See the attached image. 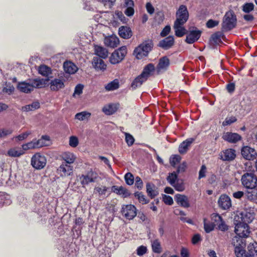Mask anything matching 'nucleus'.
I'll use <instances>...</instances> for the list:
<instances>
[{
	"instance_id": "1",
	"label": "nucleus",
	"mask_w": 257,
	"mask_h": 257,
	"mask_svg": "<svg viewBox=\"0 0 257 257\" xmlns=\"http://www.w3.org/2000/svg\"><path fill=\"white\" fill-rule=\"evenodd\" d=\"M48 79H35L30 80L28 82L22 81L18 83L17 89L21 92L25 93H31L34 88H40L45 87Z\"/></svg>"
},
{
	"instance_id": "2",
	"label": "nucleus",
	"mask_w": 257,
	"mask_h": 257,
	"mask_svg": "<svg viewBox=\"0 0 257 257\" xmlns=\"http://www.w3.org/2000/svg\"><path fill=\"white\" fill-rule=\"evenodd\" d=\"M153 47L152 40L148 39L143 42L134 51V55L138 59H141L148 55Z\"/></svg>"
},
{
	"instance_id": "3",
	"label": "nucleus",
	"mask_w": 257,
	"mask_h": 257,
	"mask_svg": "<svg viewBox=\"0 0 257 257\" xmlns=\"http://www.w3.org/2000/svg\"><path fill=\"white\" fill-rule=\"evenodd\" d=\"M236 16L232 11L226 13L223 17L222 24V29L223 31H228L233 29L236 25Z\"/></svg>"
},
{
	"instance_id": "4",
	"label": "nucleus",
	"mask_w": 257,
	"mask_h": 257,
	"mask_svg": "<svg viewBox=\"0 0 257 257\" xmlns=\"http://www.w3.org/2000/svg\"><path fill=\"white\" fill-rule=\"evenodd\" d=\"M242 185L246 188L254 189L257 186V177L253 172H246L241 177Z\"/></svg>"
},
{
	"instance_id": "5",
	"label": "nucleus",
	"mask_w": 257,
	"mask_h": 257,
	"mask_svg": "<svg viewBox=\"0 0 257 257\" xmlns=\"http://www.w3.org/2000/svg\"><path fill=\"white\" fill-rule=\"evenodd\" d=\"M127 53L126 46H122L115 50L109 58V61L112 64H116L120 62Z\"/></svg>"
},
{
	"instance_id": "6",
	"label": "nucleus",
	"mask_w": 257,
	"mask_h": 257,
	"mask_svg": "<svg viewBox=\"0 0 257 257\" xmlns=\"http://www.w3.org/2000/svg\"><path fill=\"white\" fill-rule=\"evenodd\" d=\"M46 162L45 157L40 153L35 154L31 158V165L37 170L44 168L46 165Z\"/></svg>"
},
{
	"instance_id": "7",
	"label": "nucleus",
	"mask_w": 257,
	"mask_h": 257,
	"mask_svg": "<svg viewBox=\"0 0 257 257\" xmlns=\"http://www.w3.org/2000/svg\"><path fill=\"white\" fill-rule=\"evenodd\" d=\"M121 213L126 219L132 220L137 215V208L132 204L123 205L121 207Z\"/></svg>"
},
{
	"instance_id": "8",
	"label": "nucleus",
	"mask_w": 257,
	"mask_h": 257,
	"mask_svg": "<svg viewBox=\"0 0 257 257\" xmlns=\"http://www.w3.org/2000/svg\"><path fill=\"white\" fill-rule=\"evenodd\" d=\"M234 232L236 233L235 236L245 238L250 233L249 226L247 223L239 222L235 225Z\"/></svg>"
},
{
	"instance_id": "9",
	"label": "nucleus",
	"mask_w": 257,
	"mask_h": 257,
	"mask_svg": "<svg viewBox=\"0 0 257 257\" xmlns=\"http://www.w3.org/2000/svg\"><path fill=\"white\" fill-rule=\"evenodd\" d=\"M177 19L175 23L184 25L188 20L189 14L186 7L184 5L180 6L176 13Z\"/></svg>"
},
{
	"instance_id": "10",
	"label": "nucleus",
	"mask_w": 257,
	"mask_h": 257,
	"mask_svg": "<svg viewBox=\"0 0 257 257\" xmlns=\"http://www.w3.org/2000/svg\"><path fill=\"white\" fill-rule=\"evenodd\" d=\"M231 244L234 247V253L245 250L246 240L245 238L235 236L232 238Z\"/></svg>"
},
{
	"instance_id": "11",
	"label": "nucleus",
	"mask_w": 257,
	"mask_h": 257,
	"mask_svg": "<svg viewBox=\"0 0 257 257\" xmlns=\"http://www.w3.org/2000/svg\"><path fill=\"white\" fill-rule=\"evenodd\" d=\"M97 174L93 171H89L85 175H81L79 176V180L83 187L89 183L95 182L97 178Z\"/></svg>"
},
{
	"instance_id": "12",
	"label": "nucleus",
	"mask_w": 257,
	"mask_h": 257,
	"mask_svg": "<svg viewBox=\"0 0 257 257\" xmlns=\"http://www.w3.org/2000/svg\"><path fill=\"white\" fill-rule=\"evenodd\" d=\"M65 79L63 76L54 78L51 80L49 85L50 89L53 91H58L65 87Z\"/></svg>"
},
{
	"instance_id": "13",
	"label": "nucleus",
	"mask_w": 257,
	"mask_h": 257,
	"mask_svg": "<svg viewBox=\"0 0 257 257\" xmlns=\"http://www.w3.org/2000/svg\"><path fill=\"white\" fill-rule=\"evenodd\" d=\"M201 34V31L195 28L187 34L185 41L188 44H193L199 39Z\"/></svg>"
},
{
	"instance_id": "14",
	"label": "nucleus",
	"mask_w": 257,
	"mask_h": 257,
	"mask_svg": "<svg viewBox=\"0 0 257 257\" xmlns=\"http://www.w3.org/2000/svg\"><path fill=\"white\" fill-rule=\"evenodd\" d=\"M241 155L245 159L252 160L255 158L256 153L254 149L246 146L242 149Z\"/></svg>"
},
{
	"instance_id": "15",
	"label": "nucleus",
	"mask_w": 257,
	"mask_h": 257,
	"mask_svg": "<svg viewBox=\"0 0 257 257\" xmlns=\"http://www.w3.org/2000/svg\"><path fill=\"white\" fill-rule=\"evenodd\" d=\"M174 44V38L173 36H169L166 38L161 40L158 46L164 50H168L171 48Z\"/></svg>"
},
{
	"instance_id": "16",
	"label": "nucleus",
	"mask_w": 257,
	"mask_h": 257,
	"mask_svg": "<svg viewBox=\"0 0 257 257\" xmlns=\"http://www.w3.org/2000/svg\"><path fill=\"white\" fill-rule=\"evenodd\" d=\"M218 202L219 207L223 210L228 209L231 206V199L226 195H221Z\"/></svg>"
},
{
	"instance_id": "17",
	"label": "nucleus",
	"mask_w": 257,
	"mask_h": 257,
	"mask_svg": "<svg viewBox=\"0 0 257 257\" xmlns=\"http://www.w3.org/2000/svg\"><path fill=\"white\" fill-rule=\"evenodd\" d=\"M92 64L94 68L97 71H103L106 69V65L104 61L98 57H93Z\"/></svg>"
},
{
	"instance_id": "18",
	"label": "nucleus",
	"mask_w": 257,
	"mask_h": 257,
	"mask_svg": "<svg viewBox=\"0 0 257 257\" xmlns=\"http://www.w3.org/2000/svg\"><path fill=\"white\" fill-rule=\"evenodd\" d=\"M212 217L219 230L223 231L228 230V226L225 224L220 215L218 214H213Z\"/></svg>"
},
{
	"instance_id": "19",
	"label": "nucleus",
	"mask_w": 257,
	"mask_h": 257,
	"mask_svg": "<svg viewBox=\"0 0 257 257\" xmlns=\"http://www.w3.org/2000/svg\"><path fill=\"white\" fill-rule=\"evenodd\" d=\"M174 199L177 204L180 206L184 208H188L190 207L188 198L187 196L177 194L175 196Z\"/></svg>"
},
{
	"instance_id": "20",
	"label": "nucleus",
	"mask_w": 257,
	"mask_h": 257,
	"mask_svg": "<svg viewBox=\"0 0 257 257\" xmlns=\"http://www.w3.org/2000/svg\"><path fill=\"white\" fill-rule=\"evenodd\" d=\"M241 137L236 133L227 132L222 136V139L229 143H235L240 140Z\"/></svg>"
},
{
	"instance_id": "21",
	"label": "nucleus",
	"mask_w": 257,
	"mask_h": 257,
	"mask_svg": "<svg viewBox=\"0 0 257 257\" xmlns=\"http://www.w3.org/2000/svg\"><path fill=\"white\" fill-rule=\"evenodd\" d=\"M235 151L232 149H228L223 151L221 155V159L223 161H230L235 158Z\"/></svg>"
},
{
	"instance_id": "22",
	"label": "nucleus",
	"mask_w": 257,
	"mask_h": 257,
	"mask_svg": "<svg viewBox=\"0 0 257 257\" xmlns=\"http://www.w3.org/2000/svg\"><path fill=\"white\" fill-rule=\"evenodd\" d=\"M58 171L62 176H69L72 173V167L69 164L63 163L59 167Z\"/></svg>"
},
{
	"instance_id": "23",
	"label": "nucleus",
	"mask_w": 257,
	"mask_h": 257,
	"mask_svg": "<svg viewBox=\"0 0 257 257\" xmlns=\"http://www.w3.org/2000/svg\"><path fill=\"white\" fill-rule=\"evenodd\" d=\"M146 191L148 195L151 198H155L159 194L157 187L151 183L146 184Z\"/></svg>"
},
{
	"instance_id": "24",
	"label": "nucleus",
	"mask_w": 257,
	"mask_h": 257,
	"mask_svg": "<svg viewBox=\"0 0 257 257\" xmlns=\"http://www.w3.org/2000/svg\"><path fill=\"white\" fill-rule=\"evenodd\" d=\"M118 106V104L110 103L104 106L102 110L106 115H111L117 111Z\"/></svg>"
},
{
	"instance_id": "25",
	"label": "nucleus",
	"mask_w": 257,
	"mask_h": 257,
	"mask_svg": "<svg viewBox=\"0 0 257 257\" xmlns=\"http://www.w3.org/2000/svg\"><path fill=\"white\" fill-rule=\"evenodd\" d=\"M194 141V139L189 138L180 144L179 147V152L180 154H183L187 152L188 147Z\"/></svg>"
},
{
	"instance_id": "26",
	"label": "nucleus",
	"mask_w": 257,
	"mask_h": 257,
	"mask_svg": "<svg viewBox=\"0 0 257 257\" xmlns=\"http://www.w3.org/2000/svg\"><path fill=\"white\" fill-rule=\"evenodd\" d=\"M118 34L123 39H129L133 35L132 31L130 27L121 26L119 28Z\"/></svg>"
},
{
	"instance_id": "27",
	"label": "nucleus",
	"mask_w": 257,
	"mask_h": 257,
	"mask_svg": "<svg viewBox=\"0 0 257 257\" xmlns=\"http://www.w3.org/2000/svg\"><path fill=\"white\" fill-rule=\"evenodd\" d=\"M170 65V60L169 58L164 56L161 58L157 65V69L158 72L161 70H166Z\"/></svg>"
},
{
	"instance_id": "28",
	"label": "nucleus",
	"mask_w": 257,
	"mask_h": 257,
	"mask_svg": "<svg viewBox=\"0 0 257 257\" xmlns=\"http://www.w3.org/2000/svg\"><path fill=\"white\" fill-rule=\"evenodd\" d=\"M111 191L117 195H122L124 198L127 197L130 195L128 191L122 186H112Z\"/></svg>"
},
{
	"instance_id": "29",
	"label": "nucleus",
	"mask_w": 257,
	"mask_h": 257,
	"mask_svg": "<svg viewBox=\"0 0 257 257\" xmlns=\"http://www.w3.org/2000/svg\"><path fill=\"white\" fill-rule=\"evenodd\" d=\"M95 54L100 58L105 59L107 57L108 52L107 50L100 46H94Z\"/></svg>"
},
{
	"instance_id": "30",
	"label": "nucleus",
	"mask_w": 257,
	"mask_h": 257,
	"mask_svg": "<svg viewBox=\"0 0 257 257\" xmlns=\"http://www.w3.org/2000/svg\"><path fill=\"white\" fill-rule=\"evenodd\" d=\"M65 72L68 74H74L78 70L77 67L71 62H65L63 64Z\"/></svg>"
},
{
	"instance_id": "31",
	"label": "nucleus",
	"mask_w": 257,
	"mask_h": 257,
	"mask_svg": "<svg viewBox=\"0 0 257 257\" xmlns=\"http://www.w3.org/2000/svg\"><path fill=\"white\" fill-rule=\"evenodd\" d=\"M183 25L174 23L173 28L175 30V35L178 37H182L187 34V31L182 27Z\"/></svg>"
},
{
	"instance_id": "32",
	"label": "nucleus",
	"mask_w": 257,
	"mask_h": 257,
	"mask_svg": "<svg viewBox=\"0 0 257 257\" xmlns=\"http://www.w3.org/2000/svg\"><path fill=\"white\" fill-rule=\"evenodd\" d=\"M134 2L132 0L125 1V6L126 8L124 13L126 16L131 17L134 14Z\"/></svg>"
},
{
	"instance_id": "33",
	"label": "nucleus",
	"mask_w": 257,
	"mask_h": 257,
	"mask_svg": "<svg viewBox=\"0 0 257 257\" xmlns=\"http://www.w3.org/2000/svg\"><path fill=\"white\" fill-rule=\"evenodd\" d=\"M104 43L108 47L115 48L118 45L119 40L116 37H109L105 39Z\"/></svg>"
},
{
	"instance_id": "34",
	"label": "nucleus",
	"mask_w": 257,
	"mask_h": 257,
	"mask_svg": "<svg viewBox=\"0 0 257 257\" xmlns=\"http://www.w3.org/2000/svg\"><path fill=\"white\" fill-rule=\"evenodd\" d=\"M155 70V66L154 64L149 63L144 68L143 72L141 74L142 76L146 78L147 80L148 77L151 75V72Z\"/></svg>"
},
{
	"instance_id": "35",
	"label": "nucleus",
	"mask_w": 257,
	"mask_h": 257,
	"mask_svg": "<svg viewBox=\"0 0 257 257\" xmlns=\"http://www.w3.org/2000/svg\"><path fill=\"white\" fill-rule=\"evenodd\" d=\"M241 219L242 223H249L252 221L254 218L253 214L247 211H243L240 214Z\"/></svg>"
},
{
	"instance_id": "36",
	"label": "nucleus",
	"mask_w": 257,
	"mask_h": 257,
	"mask_svg": "<svg viewBox=\"0 0 257 257\" xmlns=\"http://www.w3.org/2000/svg\"><path fill=\"white\" fill-rule=\"evenodd\" d=\"M146 80V78L142 76L140 74L132 82L131 87L133 89H136L137 88L140 87L143 82H145Z\"/></svg>"
},
{
	"instance_id": "37",
	"label": "nucleus",
	"mask_w": 257,
	"mask_h": 257,
	"mask_svg": "<svg viewBox=\"0 0 257 257\" xmlns=\"http://www.w3.org/2000/svg\"><path fill=\"white\" fill-rule=\"evenodd\" d=\"M119 87V83L118 79H115L108 83L105 85V89L108 91H113L118 89Z\"/></svg>"
},
{
	"instance_id": "38",
	"label": "nucleus",
	"mask_w": 257,
	"mask_h": 257,
	"mask_svg": "<svg viewBox=\"0 0 257 257\" xmlns=\"http://www.w3.org/2000/svg\"><path fill=\"white\" fill-rule=\"evenodd\" d=\"M247 252L250 257L257 256V242H250L247 246Z\"/></svg>"
},
{
	"instance_id": "39",
	"label": "nucleus",
	"mask_w": 257,
	"mask_h": 257,
	"mask_svg": "<svg viewBox=\"0 0 257 257\" xmlns=\"http://www.w3.org/2000/svg\"><path fill=\"white\" fill-rule=\"evenodd\" d=\"M63 159L65 161L64 163L70 164L73 163L76 159L75 156L73 153L70 152H66L63 154Z\"/></svg>"
},
{
	"instance_id": "40",
	"label": "nucleus",
	"mask_w": 257,
	"mask_h": 257,
	"mask_svg": "<svg viewBox=\"0 0 257 257\" xmlns=\"http://www.w3.org/2000/svg\"><path fill=\"white\" fill-rule=\"evenodd\" d=\"M40 106L39 102L34 101L32 103L23 106L22 110L24 111H32L38 109Z\"/></svg>"
},
{
	"instance_id": "41",
	"label": "nucleus",
	"mask_w": 257,
	"mask_h": 257,
	"mask_svg": "<svg viewBox=\"0 0 257 257\" xmlns=\"http://www.w3.org/2000/svg\"><path fill=\"white\" fill-rule=\"evenodd\" d=\"M24 154V151L21 149L12 148L8 152V154L10 157H18Z\"/></svg>"
},
{
	"instance_id": "42",
	"label": "nucleus",
	"mask_w": 257,
	"mask_h": 257,
	"mask_svg": "<svg viewBox=\"0 0 257 257\" xmlns=\"http://www.w3.org/2000/svg\"><path fill=\"white\" fill-rule=\"evenodd\" d=\"M39 73L44 76H48L52 73L51 69L45 65L39 66L38 69Z\"/></svg>"
},
{
	"instance_id": "43",
	"label": "nucleus",
	"mask_w": 257,
	"mask_h": 257,
	"mask_svg": "<svg viewBox=\"0 0 257 257\" xmlns=\"http://www.w3.org/2000/svg\"><path fill=\"white\" fill-rule=\"evenodd\" d=\"M152 247L153 252L160 253L162 251V248L160 242L158 239H155L152 242Z\"/></svg>"
},
{
	"instance_id": "44",
	"label": "nucleus",
	"mask_w": 257,
	"mask_h": 257,
	"mask_svg": "<svg viewBox=\"0 0 257 257\" xmlns=\"http://www.w3.org/2000/svg\"><path fill=\"white\" fill-rule=\"evenodd\" d=\"M178 178V174L176 172L169 173L167 178V180L171 185H174Z\"/></svg>"
},
{
	"instance_id": "45",
	"label": "nucleus",
	"mask_w": 257,
	"mask_h": 257,
	"mask_svg": "<svg viewBox=\"0 0 257 257\" xmlns=\"http://www.w3.org/2000/svg\"><path fill=\"white\" fill-rule=\"evenodd\" d=\"M134 195L138 199L139 201L143 204H147L149 202L142 192H137L134 194Z\"/></svg>"
},
{
	"instance_id": "46",
	"label": "nucleus",
	"mask_w": 257,
	"mask_h": 257,
	"mask_svg": "<svg viewBox=\"0 0 257 257\" xmlns=\"http://www.w3.org/2000/svg\"><path fill=\"white\" fill-rule=\"evenodd\" d=\"M245 198L250 201H255L257 200V191L251 190L247 191L245 194Z\"/></svg>"
},
{
	"instance_id": "47",
	"label": "nucleus",
	"mask_w": 257,
	"mask_h": 257,
	"mask_svg": "<svg viewBox=\"0 0 257 257\" xmlns=\"http://www.w3.org/2000/svg\"><path fill=\"white\" fill-rule=\"evenodd\" d=\"M254 5L252 3H245L242 7V10L245 13H249L254 10Z\"/></svg>"
},
{
	"instance_id": "48",
	"label": "nucleus",
	"mask_w": 257,
	"mask_h": 257,
	"mask_svg": "<svg viewBox=\"0 0 257 257\" xmlns=\"http://www.w3.org/2000/svg\"><path fill=\"white\" fill-rule=\"evenodd\" d=\"M90 115V113L86 111H82L81 112L77 113L75 115V118L80 120H83L89 118Z\"/></svg>"
},
{
	"instance_id": "49",
	"label": "nucleus",
	"mask_w": 257,
	"mask_h": 257,
	"mask_svg": "<svg viewBox=\"0 0 257 257\" xmlns=\"http://www.w3.org/2000/svg\"><path fill=\"white\" fill-rule=\"evenodd\" d=\"M31 134V131H27L25 133H23L17 136H16L13 138V140L15 139L17 142L19 141H22L26 139L27 138V137Z\"/></svg>"
},
{
	"instance_id": "50",
	"label": "nucleus",
	"mask_w": 257,
	"mask_h": 257,
	"mask_svg": "<svg viewBox=\"0 0 257 257\" xmlns=\"http://www.w3.org/2000/svg\"><path fill=\"white\" fill-rule=\"evenodd\" d=\"M222 35V34L221 32H216L215 34H213L211 36L212 40L213 42L216 44H219L221 42V37Z\"/></svg>"
},
{
	"instance_id": "51",
	"label": "nucleus",
	"mask_w": 257,
	"mask_h": 257,
	"mask_svg": "<svg viewBox=\"0 0 257 257\" xmlns=\"http://www.w3.org/2000/svg\"><path fill=\"white\" fill-rule=\"evenodd\" d=\"M124 179L128 185H132L134 183V177L131 173H127L124 176Z\"/></svg>"
},
{
	"instance_id": "52",
	"label": "nucleus",
	"mask_w": 257,
	"mask_h": 257,
	"mask_svg": "<svg viewBox=\"0 0 257 257\" xmlns=\"http://www.w3.org/2000/svg\"><path fill=\"white\" fill-rule=\"evenodd\" d=\"M29 149L40 148L43 146L42 140H39L36 142H31L27 143Z\"/></svg>"
},
{
	"instance_id": "53",
	"label": "nucleus",
	"mask_w": 257,
	"mask_h": 257,
	"mask_svg": "<svg viewBox=\"0 0 257 257\" xmlns=\"http://www.w3.org/2000/svg\"><path fill=\"white\" fill-rule=\"evenodd\" d=\"M6 86L3 89V92L10 94L14 91L15 88L10 83H6Z\"/></svg>"
},
{
	"instance_id": "54",
	"label": "nucleus",
	"mask_w": 257,
	"mask_h": 257,
	"mask_svg": "<svg viewBox=\"0 0 257 257\" xmlns=\"http://www.w3.org/2000/svg\"><path fill=\"white\" fill-rule=\"evenodd\" d=\"M124 135L125 137V142L127 143V145L128 146L133 145L135 141L134 137L131 135L127 133H125Z\"/></svg>"
},
{
	"instance_id": "55",
	"label": "nucleus",
	"mask_w": 257,
	"mask_h": 257,
	"mask_svg": "<svg viewBox=\"0 0 257 257\" xmlns=\"http://www.w3.org/2000/svg\"><path fill=\"white\" fill-rule=\"evenodd\" d=\"M164 18V13L162 11H159L156 14L155 19L158 23H162Z\"/></svg>"
},
{
	"instance_id": "56",
	"label": "nucleus",
	"mask_w": 257,
	"mask_h": 257,
	"mask_svg": "<svg viewBox=\"0 0 257 257\" xmlns=\"http://www.w3.org/2000/svg\"><path fill=\"white\" fill-rule=\"evenodd\" d=\"M13 131L11 128H3L0 130V138L5 137L12 134Z\"/></svg>"
},
{
	"instance_id": "57",
	"label": "nucleus",
	"mask_w": 257,
	"mask_h": 257,
	"mask_svg": "<svg viewBox=\"0 0 257 257\" xmlns=\"http://www.w3.org/2000/svg\"><path fill=\"white\" fill-rule=\"evenodd\" d=\"M204 228L206 232L209 233L214 229V225L210 223L206 222V219H204Z\"/></svg>"
},
{
	"instance_id": "58",
	"label": "nucleus",
	"mask_w": 257,
	"mask_h": 257,
	"mask_svg": "<svg viewBox=\"0 0 257 257\" xmlns=\"http://www.w3.org/2000/svg\"><path fill=\"white\" fill-rule=\"evenodd\" d=\"M181 160V157L179 155H174L171 157L170 159V163L171 166L175 167V165L180 162Z\"/></svg>"
},
{
	"instance_id": "59",
	"label": "nucleus",
	"mask_w": 257,
	"mask_h": 257,
	"mask_svg": "<svg viewBox=\"0 0 257 257\" xmlns=\"http://www.w3.org/2000/svg\"><path fill=\"white\" fill-rule=\"evenodd\" d=\"M78 138L75 136H71L69 138V145L75 148L77 147L78 145Z\"/></svg>"
},
{
	"instance_id": "60",
	"label": "nucleus",
	"mask_w": 257,
	"mask_h": 257,
	"mask_svg": "<svg viewBox=\"0 0 257 257\" xmlns=\"http://www.w3.org/2000/svg\"><path fill=\"white\" fill-rule=\"evenodd\" d=\"M172 186L178 191L181 192L185 190V186L182 182H179L177 181L174 185Z\"/></svg>"
},
{
	"instance_id": "61",
	"label": "nucleus",
	"mask_w": 257,
	"mask_h": 257,
	"mask_svg": "<svg viewBox=\"0 0 257 257\" xmlns=\"http://www.w3.org/2000/svg\"><path fill=\"white\" fill-rule=\"evenodd\" d=\"M108 188L106 186H102V187H95L94 190L99 193V195L101 196L105 195L107 191Z\"/></svg>"
},
{
	"instance_id": "62",
	"label": "nucleus",
	"mask_w": 257,
	"mask_h": 257,
	"mask_svg": "<svg viewBox=\"0 0 257 257\" xmlns=\"http://www.w3.org/2000/svg\"><path fill=\"white\" fill-rule=\"evenodd\" d=\"M219 24V21H214L212 19L209 20L206 23V27L208 28H212L216 26H217Z\"/></svg>"
},
{
	"instance_id": "63",
	"label": "nucleus",
	"mask_w": 257,
	"mask_h": 257,
	"mask_svg": "<svg viewBox=\"0 0 257 257\" xmlns=\"http://www.w3.org/2000/svg\"><path fill=\"white\" fill-rule=\"evenodd\" d=\"M171 31V27L167 25L164 27L160 33V36L162 37L167 36Z\"/></svg>"
},
{
	"instance_id": "64",
	"label": "nucleus",
	"mask_w": 257,
	"mask_h": 257,
	"mask_svg": "<svg viewBox=\"0 0 257 257\" xmlns=\"http://www.w3.org/2000/svg\"><path fill=\"white\" fill-rule=\"evenodd\" d=\"M163 199L166 204L171 205L173 204V198L170 196L164 195L163 197Z\"/></svg>"
}]
</instances>
